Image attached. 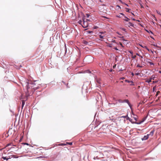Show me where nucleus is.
<instances>
[{
    "label": "nucleus",
    "instance_id": "09e8293b",
    "mask_svg": "<svg viewBox=\"0 0 161 161\" xmlns=\"http://www.w3.org/2000/svg\"><path fill=\"white\" fill-rule=\"evenodd\" d=\"M126 116H124V117H124V118H126Z\"/></svg>",
    "mask_w": 161,
    "mask_h": 161
},
{
    "label": "nucleus",
    "instance_id": "473e14b6",
    "mask_svg": "<svg viewBox=\"0 0 161 161\" xmlns=\"http://www.w3.org/2000/svg\"><path fill=\"white\" fill-rule=\"evenodd\" d=\"M117 7H118L119 8H121L119 6V5H117Z\"/></svg>",
    "mask_w": 161,
    "mask_h": 161
},
{
    "label": "nucleus",
    "instance_id": "2eb2a0df",
    "mask_svg": "<svg viewBox=\"0 0 161 161\" xmlns=\"http://www.w3.org/2000/svg\"><path fill=\"white\" fill-rule=\"evenodd\" d=\"M128 26H133V24L131 22H129V25H128Z\"/></svg>",
    "mask_w": 161,
    "mask_h": 161
},
{
    "label": "nucleus",
    "instance_id": "ddd939ff",
    "mask_svg": "<svg viewBox=\"0 0 161 161\" xmlns=\"http://www.w3.org/2000/svg\"><path fill=\"white\" fill-rule=\"evenodd\" d=\"M78 23L80 25H82V24H83V21H82L81 20H80L78 22Z\"/></svg>",
    "mask_w": 161,
    "mask_h": 161
},
{
    "label": "nucleus",
    "instance_id": "c85d7f7f",
    "mask_svg": "<svg viewBox=\"0 0 161 161\" xmlns=\"http://www.w3.org/2000/svg\"><path fill=\"white\" fill-rule=\"evenodd\" d=\"M135 75H140V73H136L135 74Z\"/></svg>",
    "mask_w": 161,
    "mask_h": 161
},
{
    "label": "nucleus",
    "instance_id": "20e7f679",
    "mask_svg": "<svg viewBox=\"0 0 161 161\" xmlns=\"http://www.w3.org/2000/svg\"><path fill=\"white\" fill-rule=\"evenodd\" d=\"M106 43L107 44H106L107 46H108L110 47H112L113 46V45L115 43V42H113L112 43H108L107 42H106Z\"/></svg>",
    "mask_w": 161,
    "mask_h": 161
},
{
    "label": "nucleus",
    "instance_id": "a878e982",
    "mask_svg": "<svg viewBox=\"0 0 161 161\" xmlns=\"http://www.w3.org/2000/svg\"><path fill=\"white\" fill-rule=\"evenodd\" d=\"M125 81L127 82L128 83H130V81L129 80H125Z\"/></svg>",
    "mask_w": 161,
    "mask_h": 161
},
{
    "label": "nucleus",
    "instance_id": "f8f14e48",
    "mask_svg": "<svg viewBox=\"0 0 161 161\" xmlns=\"http://www.w3.org/2000/svg\"><path fill=\"white\" fill-rule=\"evenodd\" d=\"M83 43L85 45H87L88 43L87 41H83Z\"/></svg>",
    "mask_w": 161,
    "mask_h": 161
},
{
    "label": "nucleus",
    "instance_id": "37998d69",
    "mask_svg": "<svg viewBox=\"0 0 161 161\" xmlns=\"http://www.w3.org/2000/svg\"><path fill=\"white\" fill-rule=\"evenodd\" d=\"M100 33H101V34H103V32H100Z\"/></svg>",
    "mask_w": 161,
    "mask_h": 161
},
{
    "label": "nucleus",
    "instance_id": "4be33fe9",
    "mask_svg": "<svg viewBox=\"0 0 161 161\" xmlns=\"http://www.w3.org/2000/svg\"><path fill=\"white\" fill-rule=\"evenodd\" d=\"M130 82L131 83V84H130V85L131 86H133L134 85V84L133 83V82L132 81H130Z\"/></svg>",
    "mask_w": 161,
    "mask_h": 161
},
{
    "label": "nucleus",
    "instance_id": "f3484780",
    "mask_svg": "<svg viewBox=\"0 0 161 161\" xmlns=\"http://www.w3.org/2000/svg\"><path fill=\"white\" fill-rule=\"evenodd\" d=\"M126 11L127 12H129V11L130 10V9L128 8H126Z\"/></svg>",
    "mask_w": 161,
    "mask_h": 161
},
{
    "label": "nucleus",
    "instance_id": "3c124183",
    "mask_svg": "<svg viewBox=\"0 0 161 161\" xmlns=\"http://www.w3.org/2000/svg\"><path fill=\"white\" fill-rule=\"evenodd\" d=\"M159 72L160 73H161V71H160Z\"/></svg>",
    "mask_w": 161,
    "mask_h": 161
},
{
    "label": "nucleus",
    "instance_id": "ea45409f",
    "mask_svg": "<svg viewBox=\"0 0 161 161\" xmlns=\"http://www.w3.org/2000/svg\"><path fill=\"white\" fill-rule=\"evenodd\" d=\"M125 5L126 6H128V5L127 4H126V3H125Z\"/></svg>",
    "mask_w": 161,
    "mask_h": 161
},
{
    "label": "nucleus",
    "instance_id": "5fc2aeb1",
    "mask_svg": "<svg viewBox=\"0 0 161 161\" xmlns=\"http://www.w3.org/2000/svg\"><path fill=\"white\" fill-rule=\"evenodd\" d=\"M122 40L124 41V40H124V39H123V40Z\"/></svg>",
    "mask_w": 161,
    "mask_h": 161
},
{
    "label": "nucleus",
    "instance_id": "7ed1b4c3",
    "mask_svg": "<svg viewBox=\"0 0 161 161\" xmlns=\"http://www.w3.org/2000/svg\"><path fill=\"white\" fill-rule=\"evenodd\" d=\"M118 102L120 103H123L124 102H126L127 103L129 106L131 107V105L130 104V102H129V100L128 99H125L124 100H122L121 99H119L118 100Z\"/></svg>",
    "mask_w": 161,
    "mask_h": 161
},
{
    "label": "nucleus",
    "instance_id": "603ef678",
    "mask_svg": "<svg viewBox=\"0 0 161 161\" xmlns=\"http://www.w3.org/2000/svg\"><path fill=\"white\" fill-rule=\"evenodd\" d=\"M132 114L134 115H135L133 113H132Z\"/></svg>",
    "mask_w": 161,
    "mask_h": 161
},
{
    "label": "nucleus",
    "instance_id": "4468645a",
    "mask_svg": "<svg viewBox=\"0 0 161 161\" xmlns=\"http://www.w3.org/2000/svg\"><path fill=\"white\" fill-rule=\"evenodd\" d=\"M97 82L99 84H101V82L100 81V80L99 79H97L96 80Z\"/></svg>",
    "mask_w": 161,
    "mask_h": 161
},
{
    "label": "nucleus",
    "instance_id": "4c0bfd02",
    "mask_svg": "<svg viewBox=\"0 0 161 161\" xmlns=\"http://www.w3.org/2000/svg\"><path fill=\"white\" fill-rule=\"evenodd\" d=\"M136 55H138V56H140V54H138V53H137L136 54Z\"/></svg>",
    "mask_w": 161,
    "mask_h": 161
},
{
    "label": "nucleus",
    "instance_id": "5701e85b",
    "mask_svg": "<svg viewBox=\"0 0 161 161\" xmlns=\"http://www.w3.org/2000/svg\"><path fill=\"white\" fill-rule=\"evenodd\" d=\"M137 67H142V66H140V65H139V64H138L137 65Z\"/></svg>",
    "mask_w": 161,
    "mask_h": 161
},
{
    "label": "nucleus",
    "instance_id": "e433bc0d",
    "mask_svg": "<svg viewBox=\"0 0 161 161\" xmlns=\"http://www.w3.org/2000/svg\"><path fill=\"white\" fill-rule=\"evenodd\" d=\"M131 75L132 76H134V74L132 72L131 73Z\"/></svg>",
    "mask_w": 161,
    "mask_h": 161
},
{
    "label": "nucleus",
    "instance_id": "f704fd0d",
    "mask_svg": "<svg viewBox=\"0 0 161 161\" xmlns=\"http://www.w3.org/2000/svg\"><path fill=\"white\" fill-rule=\"evenodd\" d=\"M119 43H120V45H121V46L122 47H123V45H122V44L121 43H120V42Z\"/></svg>",
    "mask_w": 161,
    "mask_h": 161
},
{
    "label": "nucleus",
    "instance_id": "8fccbe9b",
    "mask_svg": "<svg viewBox=\"0 0 161 161\" xmlns=\"http://www.w3.org/2000/svg\"><path fill=\"white\" fill-rule=\"evenodd\" d=\"M117 33H118V34L120 35V34H119V33H118V32H117Z\"/></svg>",
    "mask_w": 161,
    "mask_h": 161
},
{
    "label": "nucleus",
    "instance_id": "412c9836",
    "mask_svg": "<svg viewBox=\"0 0 161 161\" xmlns=\"http://www.w3.org/2000/svg\"><path fill=\"white\" fill-rule=\"evenodd\" d=\"M103 36H102L101 35H100V38H101V39H103Z\"/></svg>",
    "mask_w": 161,
    "mask_h": 161
},
{
    "label": "nucleus",
    "instance_id": "79ce46f5",
    "mask_svg": "<svg viewBox=\"0 0 161 161\" xmlns=\"http://www.w3.org/2000/svg\"><path fill=\"white\" fill-rule=\"evenodd\" d=\"M133 19V20H134V21L136 20V19Z\"/></svg>",
    "mask_w": 161,
    "mask_h": 161
},
{
    "label": "nucleus",
    "instance_id": "13d9d810",
    "mask_svg": "<svg viewBox=\"0 0 161 161\" xmlns=\"http://www.w3.org/2000/svg\"><path fill=\"white\" fill-rule=\"evenodd\" d=\"M90 32H90H92V31L90 32Z\"/></svg>",
    "mask_w": 161,
    "mask_h": 161
},
{
    "label": "nucleus",
    "instance_id": "9b49d317",
    "mask_svg": "<svg viewBox=\"0 0 161 161\" xmlns=\"http://www.w3.org/2000/svg\"><path fill=\"white\" fill-rule=\"evenodd\" d=\"M11 157L12 158H18L19 157L18 156L15 155H11Z\"/></svg>",
    "mask_w": 161,
    "mask_h": 161
},
{
    "label": "nucleus",
    "instance_id": "f03ea898",
    "mask_svg": "<svg viewBox=\"0 0 161 161\" xmlns=\"http://www.w3.org/2000/svg\"><path fill=\"white\" fill-rule=\"evenodd\" d=\"M83 24H82V26L84 28H86L88 27V24L87 22L88 19H85L84 18L82 19Z\"/></svg>",
    "mask_w": 161,
    "mask_h": 161
},
{
    "label": "nucleus",
    "instance_id": "49530a36",
    "mask_svg": "<svg viewBox=\"0 0 161 161\" xmlns=\"http://www.w3.org/2000/svg\"><path fill=\"white\" fill-rule=\"evenodd\" d=\"M119 1L121 2V3H122L121 1L120 0H119Z\"/></svg>",
    "mask_w": 161,
    "mask_h": 161
},
{
    "label": "nucleus",
    "instance_id": "6e6d98bb",
    "mask_svg": "<svg viewBox=\"0 0 161 161\" xmlns=\"http://www.w3.org/2000/svg\"><path fill=\"white\" fill-rule=\"evenodd\" d=\"M89 21V20H88V19L87 21Z\"/></svg>",
    "mask_w": 161,
    "mask_h": 161
},
{
    "label": "nucleus",
    "instance_id": "58836bf2",
    "mask_svg": "<svg viewBox=\"0 0 161 161\" xmlns=\"http://www.w3.org/2000/svg\"><path fill=\"white\" fill-rule=\"evenodd\" d=\"M139 57H140L141 58H143L142 56L141 55H140Z\"/></svg>",
    "mask_w": 161,
    "mask_h": 161
},
{
    "label": "nucleus",
    "instance_id": "a211bd4d",
    "mask_svg": "<svg viewBox=\"0 0 161 161\" xmlns=\"http://www.w3.org/2000/svg\"><path fill=\"white\" fill-rule=\"evenodd\" d=\"M146 82H148V83H150V82H151V79L148 80H147L146 81Z\"/></svg>",
    "mask_w": 161,
    "mask_h": 161
},
{
    "label": "nucleus",
    "instance_id": "1a4fd4ad",
    "mask_svg": "<svg viewBox=\"0 0 161 161\" xmlns=\"http://www.w3.org/2000/svg\"><path fill=\"white\" fill-rule=\"evenodd\" d=\"M25 101L24 100H23L22 101V108L23 106H24V105L25 104Z\"/></svg>",
    "mask_w": 161,
    "mask_h": 161
},
{
    "label": "nucleus",
    "instance_id": "cd10ccee",
    "mask_svg": "<svg viewBox=\"0 0 161 161\" xmlns=\"http://www.w3.org/2000/svg\"><path fill=\"white\" fill-rule=\"evenodd\" d=\"M136 55H134V56H133L132 57V58H136Z\"/></svg>",
    "mask_w": 161,
    "mask_h": 161
},
{
    "label": "nucleus",
    "instance_id": "6ab92c4d",
    "mask_svg": "<svg viewBox=\"0 0 161 161\" xmlns=\"http://www.w3.org/2000/svg\"><path fill=\"white\" fill-rule=\"evenodd\" d=\"M160 93V92L159 91H158L157 92V93H156V96H157V95Z\"/></svg>",
    "mask_w": 161,
    "mask_h": 161
},
{
    "label": "nucleus",
    "instance_id": "a18cd8bd",
    "mask_svg": "<svg viewBox=\"0 0 161 161\" xmlns=\"http://www.w3.org/2000/svg\"><path fill=\"white\" fill-rule=\"evenodd\" d=\"M131 14H132V15H134V14H133V13H131Z\"/></svg>",
    "mask_w": 161,
    "mask_h": 161
},
{
    "label": "nucleus",
    "instance_id": "72a5a7b5",
    "mask_svg": "<svg viewBox=\"0 0 161 161\" xmlns=\"http://www.w3.org/2000/svg\"><path fill=\"white\" fill-rule=\"evenodd\" d=\"M114 48L115 50H118L116 47H115Z\"/></svg>",
    "mask_w": 161,
    "mask_h": 161
},
{
    "label": "nucleus",
    "instance_id": "2f4dec72",
    "mask_svg": "<svg viewBox=\"0 0 161 161\" xmlns=\"http://www.w3.org/2000/svg\"><path fill=\"white\" fill-rule=\"evenodd\" d=\"M149 63L151 65H153V63H152L151 62H149Z\"/></svg>",
    "mask_w": 161,
    "mask_h": 161
},
{
    "label": "nucleus",
    "instance_id": "0eeeda50",
    "mask_svg": "<svg viewBox=\"0 0 161 161\" xmlns=\"http://www.w3.org/2000/svg\"><path fill=\"white\" fill-rule=\"evenodd\" d=\"M2 158L4 159V160H8V159H10L11 158H8V157H4V156H3L2 157Z\"/></svg>",
    "mask_w": 161,
    "mask_h": 161
},
{
    "label": "nucleus",
    "instance_id": "4d7b16f0",
    "mask_svg": "<svg viewBox=\"0 0 161 161\" xmlns=\"http://www.w3.org/2000/svg\"><path fill=\"white\" fill-rule=\"evenodd\" d=\"M130 53H132V52H130Z\"/></svg>",
    "mask_w": 161,
    "mask_h": 161
},
{
    "label": "nucleus",
    "instance_id": "bb28decb",
    "mask_svg": "<svg viewBox=\"0 0 161 161\" xmlns=\"http://www.w3.org/2000/svg\"><path fill=\"white\" fill-rule=\"evenodd\" d=\"M69 145H72V142H69V143H68Z\"/></svg>",
    "mask_w": 161,
    "mask_h": 161
},
{
    "label": "nucleus",
    "instance_id": "6e6552de",
    "mask_svg": "<svg viewBox=\"0 0 161 161\" xmlns=\"http://www.w3.org/2000/svg\"><path fill=\"white\" fill-rule=\"evenodd\" d=\"M125 19H124V20L127 22L129 21L130 20V19L126 16H125Z\"/></svg>",
    "mask_w": 161,
    "mask_h": 161
},
{
    "label": "nucleus",
    "instance_id": "de8ad7c7",
    "mask_svg": "<svg viewBox=\"0 0 161 161\" xmlns=\"http://www.w3.org/2000/svg\"><path fill=\"white\" fill-rule=\"evenodd\" d=\"M11 156H9V157L8 158H11L12 157H11Z\"/></svg>",
    "mask_w": 161,
    "mask_h": 161
},
{
    "label": "nucleus",
    "instance_id": "c756f323",
    "mask_svg": "<svg viewBox=\"0 0 161 161\" xmlns=\"http://www.w3.org/2000/svg\"><path fill=\"white\" fill-rule=\"evenodd\" d=\"M119 14L121 15H122L123 16H124V14L122 13H120Z\"/></svg>",
    "mask_w": 161,
    "mask_h": 161
},
{
    "label": "nucleus",
    "instance_id": "b1692460",
    "mask_svg": "<svg viewBox=\"0 0 161 161\" xmlns=\"http://www.w3.org/2000/svg\"><path fill=\"white\" fill-rule=\"evenodd\" d=\"M32 87V86H31V87ZM33 89H34L35 90L37 89V87H34L33 86Z\"/></svg>",
    "mask_w": 161,
    "mask_h": 161
},
{
    "label": "nucleus",
    "instance_id": "9d476101",
    "mask_svg": "<svg viewBox=\"0 0 161 161\" xmlns=\"http://www.w3.org/2000/svg\"><path fill=\"white\" fill-rule=\"evenodd\" d=\"M146 117L143 118V119H142V120L141 122L140 123H136L137 124H141V123H142V122L144 121V120L146 119Z\"/></svg>",
    "mask_w": 161,
    "mask_h": 161
},
{
    "label": "nucleus",
    "instance_id": "864d4df0",
    "mask_svg": "<svg viewBox=\"0 0 161 161\" xmlns=\"http://www.w3.org/2000/svg\"><path fill=\"white\" fill-rule=\"evenodd\" d=\"M88 71L89 72V73H91V72L88 70Z\"/></svg>",
    "mask_w": 161,
    "mask_h": 161
},
{
    "label": "nucleus",
    "instance_id": "aec40b11",
    "mask_svg": "<svg viewBox=\"0 0 161 161\" xmlns=\"http://www.w3.org/2000/svg\"><path fill=\"white\" fill-rule=\"evenodd\" d=\"M133 118L134 119L135 121H136L137 120V118L136 117H136H133Z\"/></svg>",
    "mask_w": 161,
    "mask_h": 161
},
{
    "label": "nucleus",
    "instance_id": "dca6fc26",
    "mask_svg": "<svg viewBox=\"0 0 161 161\" xmlns=\"http://www.w3.org/2000/svg\"><path fill=\"white\" fill-rule=\"evenodd\" d=\"M120 14H119L118 15H116V17H117L121 18V16H120Z\"/></svg>",
    "mask_w": 161,
    "mask_h": 161
},
{
    "label": "nucleus",
    "instance_id": "7c9ffc66",
    "mask_svg": "<svg viewBox=\"0 0 161 161\" xmlns=\"http://www.w3.org/2000/svg\"><path fill=\"white\" fill-rule=\"evenodd\" d=\"M86 15L87 18H88L89 16V15L88 14H86Z\"/></svg>",
    "mask_w": 161,
    "mask_h": 161
},
{
    "label": "nucleus",
    "instance_id": "c9c22d12",
    "mask_svg": "<svg viewBox=\"0 0 161 161\" xmlns=\"http://www.w3.org/2000/svg\"><path fill=\"white\" fill-rule=\"evenodd\" d=\"M153 45L154 46H157V44H153Z\"/></svg>",
    "mask_w": 161,
    "mask_h": 161
},
{
    "label": "nucleus",
    "instance_id": "423d86ee",
    "mask_svg": "<svg viewBox=\"0 0 161 161\" xmlns=\"http://www.w3.org/2000/svg\"><path fill=\"white\" fill-rule=\"evenodd\" d=\"M154 130H152L151 131L149 134H148L149 135V136H153V134H154Z\"/></svg>",
    "mask_w": 161,
    "mask_h": 161
},
{
    "label": "nucleus",
    "instance_id": "393cba45",
    "mask_svg": "<svg viewBox=\"0 0 161 161\" xmlns=\"http://www.w3.org/2000/svg\"><path fill=\"white\" fill-rule=\"evenodd\" d=\"M127 119H129V121H131V120H132V119L130 118H129L128 117V118Z\"/></svg>",
    "mask_w": 161,
    "mask_h": 161
},
{
    "label": "nucleus",
    "instance_id": "c03bdc74",
    "mask_svg": "<svg viewBox=\"0 0 161 161\" xmlns=\"http://www.w3.org/2000/svg\"><path fill=\"white\" fill-rule=\"evenodd\" d=\"M115 66H116V65H115L114 66H113V68H114V67H115Z\"/></svg>",
    "mask_w": 161,
    "mask_h": 161
},
{
    "label": "nucleus",
    "instance_id": "39448f33",
    "mask_svg": "<svg viewBox=\"0 0 161 161\" xmlns=\"http://www.w3.org/2000/svg\"><path fill=\"white\" fill-rule=\"evenodd\" d=\"M149 135L147 134L146 136H145L143 138H142V140H147L148 138Z\"/></svg>",
    "mask_w": 161,
    "mask_h": 161
},
{
    "label": "nucleus",
    "instance_id": "f257e3e1",
    "mask_svg": "<svg viewBox=\"0 0 161 161\" xmlns=\"http://www.w3.org/2000/svg\"><path fill=\"white\" fill-rule=\"evenodd\" d=\"M35 81H32L31 80H26V87H27V91L28 92H29V89L30 88L29 84H31V85H34L35 84Z\"/></svg>",
    "mask_w": 161,
    "mask_h": 161
},
{
    "label": "nucleus",
    "instance_id": "a19ab883",
    "mask_svg": "<svg viewBox=\"0 0 161 161\" xmlns=\"http://www.w3.org/2000/svg\"><path fill=\"white\" fill-rule=\"evenodd\" d=\"M62 82L64 83V84L66 85V84L63 81H62Z\"/></svg>",
    "mask_w": 161,
    "mask_h": 161
}]
</instances>
